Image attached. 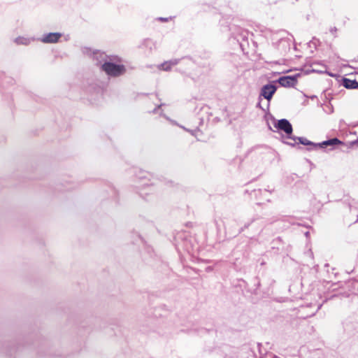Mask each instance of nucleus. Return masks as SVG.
I'll list each match as a JSON object with an SVG mask.
<instances>
[{"mask_svg": "<svg viewBox=\"0 0 358 358\" xmlns=\"http://www.w3.org/2000/svg\"><path fill=\"white\" fill-rule=\"evenodd\" d=\"M325 73L329 75L330 77H332V78H341V76L336 74V73H331V72H329L327 70H325Z\"/></svg>", "mask_w": 358, "mask_h": 358, "instance_id": "nucleus-20", "label": "nucleus"}, {"mask_svg": "<svg viewBox=\"0 0 358 358\" xmlns=\"http://www.w3.org/2000/svg\"><path fill=\"white\" fill-rule=\"evenodd\" d=\"M206 270V271H211V268L210 267H207Z\"/></svg>", "mask_w": 358, "mask_h": 358, "instance_id": "nucleus-38", "label": "nucleus"}, {"mask_svg": "<svg viewBox=\"0 0 358 358\" xmlns=\"http://www.w3.org/2000/svg\"><path fill=\"white\" fill-rule=\"evenodd\" d=\"M340 145H345V143L336 137L329 138L322 142L315 143V151L319 150L325 151L329 147V150H333Z\"/></svg>", "mask_w": 358, "mask_h": 358, "instance_id": "nucleus-7", "label": "nucleus"}, {"mask_svg": "<svg viewBox=\"0 0 358 358\" xmlns=\"http://www.w3.org/2000/svg\"><path fill=\"white\" fill-rule=\"evenodd\" d=\"M180 127H182L183 129L187 130L192 134V131H189V130L187 129L185 127L181 126Z\"/></svg>", "mask_w": 358, "mask_h": 358, "instance_id": "nucleus-37", "label": "nucleus"}, {"mask_svg": "<svg viewBox=\"0 0 358 358\" xmlns=\"http://www.w3.org/2000/svg\"><path fill=\"white\" fill-rule=\"evenodd\" d=\"M262 100L258 99V101L256 104V108L261 109L263 111H265V109L262 106L261 102Z\"/></svg>", "mask_w": 358, "mask_h": 358, "instance_id": "nucleus-24", "label": "nucleus"}, {"mask_svg": "<svg viewBox=\"0 0 358 358\" xmlns=\"http://www.w3.org/2000/svg\"><path fill=\"white\" fill-rule=\"evenodd\" d=\"M340 85H343L348 90H357L358 89V81L356 79H350L345 76L341 77L338 80Z\"/></svg>", "mask_w": 358, "mask_h": 358, "instance_id": "nucleus-11", "label": "nucleus"}, {"mask_svg": "<svg viewBox=\"0 0 358 358\" xmlns=\"http://www.w3.org/2000/svg\"><path fill=\"white\" fill-rule=\"evenodd\" d=\"M142 186L143 187V188H152L153 187V184L152 183H150V184H148L147 182H144Z\"/></svg>", "mask_w": 358, "mask_h": 358, "instance_id": "nucleus-27", "label": "nucleus"}, {"mask_svg": "<svg viewBox=\"0 0 358 358\" xmlns=\"http://www.w3.org/2000/svg\"><path fill=\"white\" fill-rule=\"evenodd\" d=\"M158 68L159 70H162L164 71H169L171 69L172 66L169 61H166V62H164L160 64L158 66Z\"/></svg>", "mask_w": 358, "mask_h": 358, "instance_id": "nucleus-15", "label": "nucleus"}, {"mask_svg": "<svg viewBox=\"0 0 358 358\" xmlns=\"http://www.w3.org/2000/svg\"><path fill=\"white\" fill-rule=\"evenodd\" d=\"M110 191H111L112 194H113L112 196H113L116 199L117 195V191L113 187H110Z\"/></svg>", "mask_w": 358, "mask_h": 358, "instance_id": "nucleus-23", "label": "nucleus"}, {"mask_svg": "<svg viewBox=\"0 0 358 358\" xmlns=\"http://www.w3.org/2000/svg\"><path fill=\"white\" fill-rule=\"evenodd\" d=\"M245 193H248V190L245 189Z\"/></svg>", "mask_w": 358, "mask_h": 358, "instance_id": "nucleus-42", "label": "nucleus"}, {"mask_svg": "<svg viewBox=\"0 0 358 358\" xmlns=\"http://www.w3.org/2000/svg\"><path fill=\"white\" fill-rule=\"evenodd\" d=\"M105 84L96 78L88 79L85 91L87 100L92 104H96L103 94Z\"/></svg>", "mask_w": 358, "mask_h": 358, "instance_id": "nucleus-2", "label": "nucleus"}, {"mask_svg": "<svg viewBox=\"0 0 358 358\" xmlns=\"http://www.w3.org/2000/svg\"><path fill=\"white\" fill-rule=\"evenodd\" d=\"M354 146L358 147V138L356 140L348 142V148H352Z\"/></svg>", "mask_w": 358, "mask_h": 358, "instance_id": "nucleus-19", "label": "nucleus"}, {"mask_svg": "<svg viewBox=\"0 0 358 358\" xmlns=\"http://www.w3.org/2000/svg\"><path fill=\"white\" fill-rule=\"evenodd\" d=\"M216 228L217 229V231L220 230V224L217 220H215Z\"/></svg>", "mask_w": 358, "mask_h": 358, "instance_id": "nucleus-31", "label": "nucleus"}, {"mask_svg": "<svg viewBox=\"0 0 358 358\" xmlns=\"http://www.w3.org/2000/svg\"><path fill=\"white\" fill-rule=\"evenodd\" d=\"M160 115H161V116L164 117L166 120H170V121H171V120L169 119V117L168 116H166V115L163 113V111H162V112L160 113ZM171 122H173L174 124H176V122L175 121H172V120H171Z\"/></svg>", "mask_w": 358, "mask_h": 358, "instance_id": "nucleus-30", "label": "nucleus"}, {"mask_svg": "<svg viewBox=\"0 0 358 358\" xmlns=\"http://www.w3.org/2000/svg\"><path fill=\"white\" fill-rule=\"evenodd\" d=\"M232 36L236 40L241 48L243 50L245 45L248 44V32L246 30L238 28L237 33H232Z\"/></svg>", "mask_w": 358, "mask_h": 358, "instance_id": "nucleus-10", "label": "nucleus"}, {"mask_svg": "<svg viewBox=\"0 0 358 358\" xmlns=\"http://www.w3.org/2000/svg\"><path fill=\"white\" fill-rule=\"evenodd\" d=\"M275 83H276L275 80L269 81L266 84L263 85L259 90L258 99L262 100L263 99H265L268 101V110L270 106V102L278 90V86L275 85Z\"/></svg>", "mask_w": 358, "mask_h": 358, "instance_id": "nucleus-4", "label": "nucleus"}, {"mask_svg": "<svg viewBox=\"0 0 358 358\" xmlns=\"http://www.w3.org/2000/svg\"><path fill=\"white\" fill-rule=\"evenodd\" d=\"M164 105H165L164 103H161V104L158 105L157 107H155V108L152 110V113H157L158 112V110H159V109L162 106H164Z\"/></svg>", "mask_w": 358, "mask_h": 358, "instance_id": "nucleus-26", "label": "nucleus"}, {"mask_svg": "<svg viewBox=\"0 0 358 358\" xmlns=\"http://www.w3.org/2000/svg\"><path fill=\"white\" fill-rule=\"evenodd\" d=\"M262 190L261 189H253V190H252V191H251V193H250V194H253L255 195V197H257V195H258L259 194H261V193H262Z\"/></svg>", "mask_w": 358, "mask_h": 358, "instance_id": "nucleus-22", "label": "nucleus"}, {"mask_svg": "<svg viewBox=\"0 0 358 358\" xmlns=\"http://www.w3.org/2000/svg\"><path fill=\"white\" fill-rule=\"evenodd\" d=\"M268 129H269V130L273 131V130L272 129L271 127L269 125V124H268Z\"/></svg>", "mask_w": 358, "mask_h": 358, "instance_id": "nucleus-39", "label": "nucleus"}, {"mask_svg": "<svg viewBox=\"0 0 358 358\" xmlns=\"http://www.w3.org/2000/svg\"><path fill=\"white\" fill-rule=\"evenodd\" d=\"M317 43H320L319 40L315 37H313V39L308 43V45L310 48H312V45H313V47L316 49Z\"/></svg>", "mask_w": 358, "mask_h": 358, "instance_id": "nucleus-17", "label": "nucleus"}, {"mask_svg": "<svg viewBox=\"0 0 358 358\" xmlns=\"http://www.w3.org/2000/svg\"><path fill=\"white\" fill-rule=\"evenodd\" d=\"M254 219L251 221V222H248L247 224H245L244 227H242L239 231H238V233H240L241 231H243L244 230V229H247L249 227V226L250 225V224L254 222Z\"/></svg>", "mask_w": 358, "mask_h": 358, "instance_id": "nucleus-25", "label": "nucleus"}, {"mask_svg": "<svg viewBox=\"0 0 358 358\" xmlns=\"http://www.w3.org/2000/svg\"><path fill=\"white\" fill-rule=\"evenodd\" d=\"M264 117L267 122L269 120L273 122V127L277 129L278 131H284L286 134V136L283 135L280 133V136L282 138V141H285V138H288L292 140L293 137H296L292 134L293 133V127L290 122L285 118H282L280 120H276L274 116L268 111L266 113Z\"/></svg>", "mask_w": 358, "mask_h": 358, "instance_id": "nucleus-3", "label": "nucleus"}, {"mask_svg": "<svg viewBox=\"0 0 358 358\" xmlns=\"http://www.w3.org/2000/svg\"><path fill=\"white\" fill-rule=\"evenodd\" d=\"M82 52L83 55L92 58V59L94 62V64L99 66L100 69L101 67V64L105 61H107L109 58L108 56L104 52H101L99 50H92L88 47L83 48Z\"/></svg>", "mask_w": 358, "mask_h": 358, "instance_id": "nucleus-5", "label": "nucleus"}, {"mask_svg": "<svg viewBox=\"0 0 358 358\" xmlns=\"http://www.w3.org/2000/svg\"><path fill=\"white\" fill-rule=\"evenodd\" d=\"M180 59H173L169 60V62H170L171 66H173L177 65L179 63V62L180 61Z\"/></svg>", "mask_w": 358, "mask_h": 358, "instance_id": "nucleus-21", "label": "nucleus"}, {"mask_svg": "<svg viewBox=\"0 0 358 358\" xmlns=\"http://www.w3.org/2000/svg\"><path fill=\"white\" fill-rule=\"evenodd\" d=\"M62 35L60 32H49L43 34L38 40L43 43H56L59 41Z\"/></svg>", "mask_w": 358, "mask_h": 358, "instance_id": "nucleus-9", "label": "nucleus"}, {"mask_svg": "<svg viewBox=\"0 0 358 358\" xmlns=\"http://www.w3.org/2000/svg\"><path fill=\"white\" fill-rule=\"evenodd\" d=\"M292 140L294 141V143L288 142L286 141H282L284 144L288 145L292 148L296 147V145H303L306 146V150L308 152L315 151V143L311 141L303 136H296L293 137Z\"/></svg>", "mask_w": 358, "mask_h": 358, "instance_id": "nucleus-8", "label": "nucleus"}, {"mask_svg": "<svg viewBox=\"0 0 358 358\" xmlns=\"http://www.w3.org/2000/svg\"><path fill=\"white\" fill-rule=\"evenodd\" d=\"M190 224H192V223H191V222H189V223H187V226H188V225H190Z\"/></svg>", "mask_w": 358, "mask_h": 358, "instance_id": "nucleus-43", "label": "nucleus"}, {"mask_svg": "<svg viewBox=\"0 0 358 358\" xmlns=\"http://www.w3.org/2000/svg\"><path fill=\"white\" fill-rule=\"evenodd\" d=\"M134 237L135 241L134 244V245H140V244H145L146 241H145L144 238L141 236V234H139L137 231H134Z\"/></svg>", "mask_w": 358, "mask_h": 358, "instance_id": "nucleus-14", "label": "nucleus"}, {"mask_svg": "<svg viewBox=\"0 0 358 358\" xmlns=\"http://www.w3.org/2000/svg\"><path fill=\"white\" fill-rule=\"evenodd\" d=\"M274 241H275L276 243H278V242H280L281 243L282 240H281L280 237H278L276 240H274Z\"/></svg>", "mask_w": 358, "mask_h": 358, "instance_id": "nucleus-35", "label": "nucleus"}, {"mask_svg": "<svg viewBox=\"0 0 358 358\" xmlns=\"http://www.w3.org/2000/svg\"><path fill=\"white\" fill-rule=\"evenodd\" d=\"M337 28L336 27H331V29H329V31L331 34H335V33L337 31Z\"/></svg>", "mask_w": 358, "mask_h": 358, "instance_id": "nucleus-29", "label": "nucleus"}, {"mask_svg": "<svg viewBox=\"0 0 358 358\" xmlns=\"http://www.w3.org/2000/svg\"><path fill=\"white\" fill-rule=\"evenodd\" d=\"M120 58L117 56L113 59L108 58L101 64V71L104 72L108 78H118L127 72V67L123 64L119 63Z\"/></svg>", "mask_w": 358, "mask_h": 358, "instance_id": "nucleus-1", "label": "nucleus"}, {"mask_svg": "<svg viewBox=\"0 0 358 358\" xmlns=\"http://www.w3.org/2000/svg\"><path fill=\"white\" fill-rule=\"evenodd\" d=\"M301 76V73H297L293 75H287L279 77L275 80L281 87L285 88L294 87L298 83V79Z\"/></svg>", "mask_w": 358, "mask_h": 358, "instance_id": "nucleus-6", "label": "nucleus"}, {"mask_svg": "<svg viewBox=\"0 0 358 358\" xmlns=\"http://www.w3.org/2000/svg\"><path fill=\"white\" fill-rule=\"evenodd\" d=\"M306 66H303V67L300 69L301 71H303V72L304 73V74H306V75H308V74H310V73H313V71H315V69H313V68L308 69H305V67H306Z\"/></svg>", "mask_w": 358, "mask_h": 358, "instance_id": "nucleus-18", "label": "nucleus"}, {"mask_svg": "<svg viewBox=\"0 0 358 358\" xmlns=\"http://www.w3.org/2000/svg\"><path fill=\"white\" fill-rule=\"evenodd\" d=\"M313 73H319V74H323V73H325V71L315 69V71H313Z\"/></svg>", "mask_w": 358, "mask_h": 358, "instance_id": "nucleus-32", "label": "nucleus"}, {"mask_svg": "<svg viewBox=\"0 0 358 358\" xmlns=\"http://www.w3.org/2000/svg\"><path fill=\"white\" fill-rule=\"evenodd\" d=\"M178 244H179V243H178V242H177V243H176L174 244V246H178Z\"/></svg>", "mask_w": 358, "mask_h": 358, "instance_id": "nucleus-40", "label": "nucleus"}, {"mask_svg": "<svg viewBox=\"0 0 358 358\" xmlns=\"http://www.w3.org/2000/svg\"><path fill=\"white\" fill-rule=\"evenodd\" d=\"M304 235H305V236H306V238H308V237L309 236V235H310V232H309V231H306V232L304 233Z\"/></svg>", "mask_w": 358, "mask_h": 358, "instance_id": "nucleus-36", "label": "nucleus"}, {"mask_svg": "<svg viewBox=\"0 0 358 358\" xmlns=\"http://www.w3.org/2000/svg\"><path fill=\"white\" fill-rule=\"evenodd\" d=\"M314 64H320L321 65L322 63H321V62H314L310 64L309 66H310V67H311Z\"/></svg>", "mask_w": 358, "mask_h": 358, "instance_id": "nucleus-33", "label": "nucleus"}, {"mask_svg": "<svg viewBox=\"0 0 358 358\" xmlns=\"http://www.w3.org/2000/svg\"><path fill=\"white\" fill-rule=\"evenodd\" d=\"M179 238H181V239L184 240L183 246H189V243H187V239L186 238H183V234H182L178 233L177 234V236L175 237L176 241H178V240ZM189 245H190V246H193L194 245V244L192 243H190Z\"/></svg>", "mask_w": 358, "mask_h": 358, "instance_id": "nucleus-16", "label": "nucleus"}, {"mask_svg": "<svg viewBox=\"0 0 358 358\" xmlns=\"http://www.w3.org/2000/svg\"><path fill=\"white\" fill-rule=\"evenodd\" d=\"M138 194H139V195H140L141 196L143 197V194L148 195V194H149L150 193H149V192H145V193H144V192H138Z\"/></svg>", "mask_w": 358, "mask_h": 358, "instance_id": "nucleus-34", "label": "nucleus"}, {"mask_svg": "<svg viewBox=\"0 0 358 358\" xmlns=\"http://www.w3.org/2000/svg\"><path fill=\"white\" fill-rule=\"evenodd\" d=\"M34 40H35L34 38H25V37H23V36H18V37L15 38L14 42L17 45H28L29 44H30L31 41H34Z\"/></svg>", "mask_w": 358, "mask_h": 358, "instance_id": "nucleus-13", "label": "nucleus"}, {"mask_svg": "<svg viewBox=\"0 0 358 358\" xmlns=\"http://www.w3.org/2000/svg\"><path fill=\"white\" fill-rule=\"evenodd\" d=\"M169 17H160L158 18V20L160 21V22H167L169 21Z\"/></svg>", "mask_w": 358, "mask_h": 358, "instance_id": "nucleus-28", "label": "nucleus"}, {"mask_svg": "<svg viewBox=\"0 0 358 358\" xmlns=\"http://www.w3.org/2000/svg\"><path fill=\"white\" fill-rule=\"evenodd\" d=\"M315 97H316V96L313 95V96H311V99H314Z\"/></svg>", "mask_w": 358, "mask_h": 358, "instance_id": "nucleus-41", "label": "nucleus"}, {"mask_svg": "<svg viewBox=\"0 0 358 358\" xmlns=\"http://www.w3.org/2000/svg\"><path fill=\"white\" fill-rule=\"evenodd\" d=\"M135 176L140 180H144L147 179L150 180L151 173L142 169H139L135 171Z\"/></svg>", "mask_w": 358, "mask_h": 358, "instance_id": "nucleus-12", "label": "nucleus"}]
</instances>
